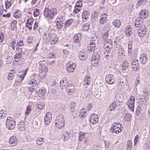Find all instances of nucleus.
<instances>
[{
  "instance_id": "obj_64",
  "label": "nucleus",
  "mask_w": 150,
  "mask_h": 150,
  "mask_svg": "<svg viewBox=\"0 0 150 150\" xmlns=\"http://www.w3.org/2000/svg\"><path fill=\"white\" fill-rule=\"evenodd\" d=\"M146 1V0H139L137 4H138L139 5L141 4H145Z\"/></svg>"
},
{
  "instance_id": "obj_21",
  "label": "nucleus",
  "mask_w": 150,
  "mask_h": 150,
  "mask_svg": "<svg viewBox=\"0 0 150 150\" xmlns=\"http://www.w3.org/2000/svg\"><path fill=\"white\" fill-rule=\"evenodd\" d=\"M99 14V12L98 11H95L91 15L92 20L98 21Z\"/></svg>"
},
{
  "instance_id": "obj_32",
  "label": "nucleus",
  "mask_w": 150,
  "mask_h": 150,
  "mask_svg": "<svg viewBox=\"0 0 150 150\" xmlns=\"http://www.w3.org/2000/svg\"><path fill=\"white\" fill-rule=\"evenodd\" d=\"M44 106V103L41 101L38 102L36 104L37 108L39 110L42 109Z\"/></svg>"
},
{
  "instance_id": "obj_61",
  "label": "nucleus",
  "mask_w": 150,
  "mask_h": 150,
  "mask_svg": "<svg viewBox=\"0 0 150 150\" xmlns=\"http://www.w3.org/2000/svg\"><path fill=\"white\" fill-rule=\"evenodd\" d=\"M70 113L72 115V117L74 118H75L76 116V113L75 111L74 110H70Z\"/></svg>"
},
{
  "instance_id": "obj_23",
  "label": "nucleus",
  "mask_w": 150,
  "mask_h": 150,
  "mask_svg": "<svg viewBox=\"0 0 150 150\" xmlns=\"http://www.w3.org/2000/svg\"><path fill=\"white\" fill-rule=\"evenodd\" d=\"M90 14V13L88 11H83L82 14V18L86 20H87L88 19H89Z\"/></svg>"
},
{
  "instance_id": "obj_35",
  "label": "nucleus",
  "mask_w": 150,
  "mask_h": 150,
  "mask_svg": "<svg viewBox=\"0 0 150 150\" xmlns=\"http://www.w3.org/2000/svg\"><path fill=\"white\" fill-rule=\"evenodd\" d=\"M36 141V144L39 146L41 145L44 142L43 138H37Z\"/></svg>"
},
{
  "instance_id": "obj_5",
  "label": "nucleus",
  "mask_w": 150,
  "mask_h": 150,
  "mask_svg": "<svg viewBox=\"0 0 150 150\" xmlns=\"http://www.w3.org/2000/svg\"><path fill=\"white\" fill-rule=\"evenodd\" d=\"M106 82L110 84H112L115 82V76L112 74L107 75L105 77Z\"/></svg>"
},
{
  "instance_id": "obj_57",
  "label": "nucleus",
  "mask_w": 150,
  "mask_h": 150,
  "mask_svg": "<svg viewBox=\"0 0 150 150\" xmlns=\"http://www.w3.org/2000/svg\"><path fill=\"white\" fill-rule=\"evenodd\" d=\"M63 23H64L60 22H59L58 23H56V25L57 28L59 29L62 28L63 27Z\"/></svg>"
},
{
  "instance_id": "obj_16",
  "label": "nucleus",
  "mask_w": 150,
  "mask_h": 150,
  "mask_svg": "<svg viewBox=\"0 0 150 150\" xmlns=\"http://www.w3.org/2000/svg\"><path fill=\"white\" fill-rule=\"evenodd\" d=\"M22 50L21 52H18V53H16L13 57V59H15L14 61L16 62H18L23 57V55H22Z\"/></svg>"
},
{
  "instance_id": "obj_47",
  "label": "nucleus",
  "mask_w": 150,
  "mask_h": 150,
  "mask_svg": "<svg viewBox=\"0 0 150 150\" xmlns=\"http://www.w3.org/2000/svg\"><path fill=\"white\" fill-rule=\"evenodd\" d=\"M140 67L139 64H137V65H132V68L134 71H136Z\"/></svg>"
},
{
  "instance_id": "obj_46",
  "label": "nucleus",
  "mask_w": 150,
  "mask_h": 150,
  "mask_svg": "<svg viewBox=\"0 0 150 150\" xmlns=\"http://www.w3.org/2000/svg\"><path fill=\"white\" fill-rule=\"evenodd\" d=\"M70 105L69 107L71 109L70 110H74V108L76 107V103L74 102H72L70 103Z\"/></svg>"
},
{
  "instance_id": "obj_17",
  "label": "nucleus",
  "mask_w": 150,
  "mask_h": 150,
  "mask_svg": "<svg viewBox=\"0 0 150 150\" xmlns=\"http://www.w3.org/2000/svg\"><path fill=\"white\" fill-rule=\"evenodd\" d=\"M9 143L12 146H16L18 143L17 138L13 136L11 137L9 139Z\"/></svg>"
},
{
  "instance_id": "obj_24",
  "label": "nucleus",
  "mask_w": 150,
  "mask_h": 150,
  "mask_svg": "<svg viewBox=\"0 0 150 150\" xmlns=\"http://www.w3.org/2000/svg\"><path fill=\"white\" fill-rule=\"evenodd\" d=\"M25 76L23 74L20 75H17L15 81L16 82L21 83L22 81L23 80Z\"/></svg>"
},
{
  "instance_id": "obj_58",
  "label": "nucleus",
  "mask_w": 150,
  "mask_h": 150,
  "mask_svg": "<svg viewBox=\"0 0 150 150\" xmlns=\"http://www.w3.org/2000/svg\"><path fill=\"white\" fill-rule=\"evenodd\" d=\"M84 134H79V142H82V140L84 139Z\"/></svg>"
},
{
  "instance_id": "obj_20",
  "label": "nucleus",
  "mask_w": 150,
  "mask_h": 150,
  "mask_svg": "<svg viewBox=\"0 0 150 150\" xmlns=\"http://www.w3.org/2000/svg\"><path fill=\"white\" fill-rule=\"evenodd\" d=\"M110 131L111 133H115L116 134H118L122 132V130L120 131L119 130L117 127H116V126L114 125H112V127H111Z\"/></svg>"
},
{
  "instance_id": "obj_41",
  "label": "nucleus",
  "mask_w": 150,
  "mask_h": 150,
  "mask_svg": "<svg viewBox=\"0 0 150 150\" xmlns=\"http://www.w3.org/2000/svg\"><path fill=\"white\" fill-rule=\"evenodd\" d=\"M31 110V107L30 106H28L26 108V111L25 112V115H28Z\"/></svg>"
},
{
  "instance_id": "obj_28",
  "label": "nucleus",
  "mask_w": 150,
  "mask_h": 150,
  "mask_svg": "<svg viewBox=\"0 0 150 150\" xmlns=\"http://www.w3.org/2000/svg\"><path fill=\"white\" fill-rule=\"evenodd\" d=\"M52 117H49L45 116L44 117V122L45 125H48L50 123L52 120Z\"/></svg>"
},
{
  "instance_id": "obj_26",
  "label": "nucleus",
  "mask_w": 150,
  "mask_h": 150,
  "mask_svg": "<svg viewBox=\"0 0 150 150\" xmlns=\"http://www.w3.org/2000/svg\"><path fill=\"white\" fill-rule=\"evenodd\" d=\"M122 69L123 70H128L129 68L128 63L126 61H124L122 62Z\"/></svg>"
},
{
  "instance_id": "obj_49",
  "label": "nucleus",
  "mask_w": 150,
  "mask_h": 150,
  "mask_svg": "<svg viewBox=\"0 0 150 150\" xmlns=\"http://www.w3.org/2000/svg\"><path fill=\"white\" fill-rule=\"evenodd\" d=\"M139 136L137 134L135 137L134 139V146H136L138 142Z\"/></svg>"
},
{
  "instance_id": "obj_51",
  "label": "nucleus",
  "mask_w": 150,
  "mask_h": 150,
  "mask_svg": "<svg viewBox=\"0 0 150 150\" xmlns=\"http://www.w3.org/2000/svg\"><path fill=\"white\" fill-rule=\"evenodd\" d=\"M112 48L109 49V48H105V52L104 53L105 54H112V52L111 50Z\"/></svg>"
},
{
  "instance_id": "obj_19",
  "label": "nucleus",
  "mask_w": 150,
  "mask_h": 150,
  "mask_svg": "<svg viewBox=\"0 0 150 150\" xmlns=\"http://www.w3.org/2000/svg\"><path fill=\"white\" fill-rule=\"evenodd\" d=\"M132 28L130 26L128 25L126 26L125 29V35L128 37H130L132 33Z\"/></svg>"
},
{
  "instance_id": "obj_50",
  "label": "nucleus",
  "mask_w": 150,
  "mask_h": 150,
  "mask_svg": "<svg viewBox=\"0 0 150 150\" xmlns=\"http://www.w3.org/2000/svg\"><path fill=\"white\" fill-rule=\"evenodd\" d=\"M5 7L6 9H8L11 6V4L10 1H6L5 2Z\"/></svg>"
},
{
  "instance_id": "obj_55",
  "label": "nucleus",
  "mask_w": 150,
  "mask_h": 150,
  "mask_svg": "<svg viewBox=\"0 0 150 150\" xmlns=\"http://www.w3.org/2000/svg\"><path fill=\"white\" fill-rule=\"evenodd\" d=\"M137 64H139L138 60L136 59H133L132 61V65H137Z\"/></svg>"
},
{
  "instance_id": "obj_1",
  "label": "nucleus",
  "mask_w": 150,
  "mask_h": 150,
  "mask_svg": "<svg viewBox=\"0 0 150 150\" xmlns=\"http://www.w3.org/2000/svg\"><path fill=\"white\" fill-rule=\"evenodd\" d=\"M57 13V10L56 8H52L50 9L48 8L45 7L43 15L45 17L52 19Z\"/></svg>"
},
{
  "instance_id": "obj_14",
  "label": "nucleus",
  "mask_w": 150,
  "mask_h": 150,
  "mask_svg": "<svg viewBox=\"0 0 150 150\" xmlns=\"http://www.w3.org/2000/svg\"><path fill=\"white\" fill-rule=\"evenodd\" d=\"M107 15L103 13L100 15L99 20V23L100 24H104L107 20Z\"/></svg>"
},
{
  "instance_id": "obj_13",
  "label": "nucleus",
  "mask_w": 150,
  "mask_h": 150,
  "mask_svg": "<svg viewBox=\"0 0 150 150\" xmlns=\"http://www.w3.org/2000/svg\"><path fill=\"white\" fill-rule=\"evenodd\" d=\"M98 121V116L97 114H92L90 117V122L93 124H95Z\"/></svg>"
},
{
  "instance_id": "obj_25",
  "label": "nucleus",
  "mask_w": 150,
  "mask_h": 150,
  "mask_svg": "<svg viewBox=\"0 0 150 150\" xmlns=\"http://www.w3.org/2000/svg\"><path fill=\"white\" fill-rule=\"evenodd\" d=\"M24 124V122L21 120L18 124L17 127L20 130L23 131L25 130Z\"/></svg>"
},
{
  "instance_id": "obj_56",
  "label": "nucleus",
  "mask_w": 150,
  "mask_h": 150,
  "mask_svg": "<svg viewBox=\"0 0 150 150\" xmlns=\"http://www.w3.org/2000/svg\"><path fill=\"white\" fill-rule=\"evenodd\" d=\"M24 45V44L23 43V42L22 40H20L19 41H18L17 43L16 46H21L22 47Z\"/></svg>"
},
{
  "instance_id": "obj_43",
  "label": "nucleus",
  "mask_w": 150,
  "mask_h": 150,
  "mask_svg": "<svg viewBox=\"0 0 150 150\" xmlns=\"http://www.w3.org/2000/svg\"><path fill=\"white\" fill-rule=\"evenodd\" d=\"M37 81L34 79H32L30 81H29L30 84L32 85L33 87H34L36 84H37Z\"/></svg>"
},
{
  "instance_id": "obj_39",
  "label": "nucleus",
  "mask_w": 150,
  "mask_h": 150,
  "mask_svg": "<svg viewBox=\"0 0 150 150\" xmlns=\"http://www.w3.org/2000/svg\"><path fill=\"white\" fill-rule=\"evenodd\" d=\"M73 22V20L70 19L66 21L65 23V27H69Z\"/></svg>"
},
{
  "instance_id": "obj_7",
  "label": "nucleus",
  "mask_w": 150,
  "mask_h": 150,
  "mask_svg": "<svg viewBox=\"0 0 150 150\" xmlns=\"http://www.w3.org/2000/svg\"><path fill=\"white\" fill-rule=\"evenodd\" d=\"M73 136L71 133H69L67 131H64L62 134L61 138L64 142H65L67 141L70 137H71Z\"/></svg>"
},
{
  "instance_id": "obj_33",
  "label": "nucleus",
  "mask_w": 150,
  "mask_h": 150,
  "mask_svg": "<svg viewBox=\"0 0 150 150\" xmlns=\"http://www.w3.org/2000/svg\"><path fill=\"white\" fill-rule=\"evenodd\" d=\"M141 21L140 19L137 18L136 19L134 22V25L137 27L140 28L142 24Z\"/></svg>"
},
{
  "instance_id": "obj_62",
  "label": "nucleus",
  "mask_w": 150,
  "mask_h": 150,
  "mask_svg": "<svg viewBox=\"0 0 150 150\" xmlns=\"http://www.w3.org/2000/svg\"><path fill=\"white\" fill-rule=\"evenodd\" d=\"M16 40L12 41L10 44V46L12 47V48L13 50H15L14 46L15 44H16Z\"/></svg>"
},
{
  "instance_id": "obj_48",
  "label": "nucleus",
  "mask_w": 150,
  "mask_h": 150,
  "mask_svg": "<svg viewBox=\"0 0 150 150\" xmlns=\"http://www.w3.org/2000/svg\"><path fill=\"white\" fill-rule=\"evenodd\" d=\"M82 1L81 0L77 1L75 7H81L82 6Z\"/></svg>"
},
{
  "instance_id": "obj_37",
  "label": "nucleus",
  "mask_w": 150,
  "mask_h": 150,
  "mask_svg": "<svg viewBox=\"0 0 150 150\" xmlns=\"http://www.w3.org/2000/svg\"><path fill=\"white\" fill-rule=\"evenodd\" d=\"M41 122L39 120L38 121H35L34 123V127L35 129L39 128L40 126Z\"/></svg>"
},
{
  "instance_id": "obj_63",
  "label": "nucleus",
  "mask_w": 150,
  "mask_h": 150,
  "mask_svg": "<svg viewBox=\"0 0 150 150\" xmlns=\"http://www.w3.org/2000/svg\"><path fill=\"white\" fill-rule=\"evenodd\" d=\"M48 57L50 59L56 58V55L53 53H50L48 55Z\"/></svg>"
},
{
  "instance_id": "obj_30",
  "label": "nucleus",
  "mask_w": 150,
  "mask_h": 150,
  "mask_svg": "<svg viewBox=\"0 0 150 150\" xmlns=\"http://www.w3.org/2000/svg\"><path fill=\"white\" fill-rule=\"evenodd\" d=\"M70 45H69L68 44L64 46V49L63 50V52L65 54H67L69 52L70 50L69 47H70Z\"/></svg>"
},
{
  "instance_id": "obj_27",
  "label": "nucleus",
  "mask_w": 150,
  "mask_h": 150,
  "mask_svg": "<svg viewBox=\"0 0 150 150\" xmlns=\"http://www.w3.org/2000/svg\"><path fill=\"white\" fill-rule=\"evenodd\" d=\"M113 25L115 27L119 28L121 24V23L120 20L115 19L112 22Z\"/></svg>"
},
{
  "instance_id": "obj_6",
  "label": "nucleus",
  "mask_w": 150,
  "mask_h": 150,
  "mask_svg": "<svg viewBox=\"0 0 150 150\" xmlns=\"http://www.w3.org/2000/svg\"><path fill=\"white\" fill-rule=\"evenodd\" d=\"M76 67V64L70 61L67 64L66 69L67 72H73Z\"/></svg>"
},
{
  "instance_id": "obj_2",
  "label": "nucleus",
  "mask_w": 150,
  "mask_h": 150,
  "mask_svg": "<svg viewBox=\"0 0 150 150\" xmlns=\"http://www.w3.org/2000/svg\"><path fill=\"white\" fill-rule=\"evenodd\" d=\"M65 124L64 116L61 115H58L55 120V126L59 129H61L64 127Z\"/></svg>"
},
{
  "instance_id": "obj_40",
  "label": "nucleus",
  "mask_w": 150,
  "mask_h": 150,
  "mask_svg": "<svg viewBox=\"0 0 150 150\" xmlns=\"http://www.w3.org/2000/svg\"><path fill=\"white\" fill-rule=\"evenodd\" d=\"M132 115L130 113H126L125 116V118L126 121H130L131 120Z\"/></svg>"
},
{
  "instance_id": "obj_3",
  "label": "nucleus",
  "mask_w": 150,
  "mask_h": 150,
  "mask_svg": "<svg viewBox=\"0 0 150 150\" xmlns=\"http://www.w3.org/2000/svg\"><path fill=\"white\" fill-rule=\"evenodd\" d=\"M99 54L96 52H94L91 58V63L93 67H96L99 62Z\"/></svg>"
},
{
  "instance_id": "obj_54",
  "label": "nucleus",
  "mask_w": 150,
  "mask_h": 150,
  "mask_svg": "<svg viewBox=\"0 0 150 150\" xmlns=\"http://www.w3.org/2000/svg\"><path fill=\"white\" fill-rule=\"evenodd\" d=\"M8 76V78L9 80L13 79L14 77V75L12 72L9 73Z\"/></svg>"
},
{
  "instance_id": "obj_15",
  "label": "nucleus",
  "mask_w": 150,
  "mask_h": 150,
  "mask_svg": "<svg viewBox=\"0 0 150 150\" xmlns=\"http://www.w3.org/2000/svg\"><path fill=\"white\" fill-rule=\"evenodd\" d=\"M91 83V78L89 76L86 75L84 77L83 80V85L86 88H87Z\"/></svg>"
},
{
  "instance_id": "obj_42",
  "label": "nucleus",
  "mask_w": 150,
  "mask_h": 150,
  "mask_svg": "<svg viewBox=\"0 0 150 150\" xmlns=\"http://www.w3.org/2000/svg\"><path fill=\"white\" fill-rule=\"evenodd\" d=\"M38 93H40L41 96H44L46 93V91L45 89H40L38 91Z\"/></svg>"
},
{
  "instance_id": "obj_38",
  "label": "nucleus",
  "mask_w": 150,
  "mask_h": 150,
  "mask_svg": "<svg viewBox=\"0 0 150 150\" xmlns=\"http://www.w3.org/2000/svg\"><path fill=\"white\" fill-rule=\"evenodd\" d=\"M90 47L91 48L90 50L91 52H93L95 50V43L93 42H90L89 43Z\"/></svg>"
},
{
  "instance_id": "obj_11",
  "label": "nucleus",
  "mask_w": 150,
  "mask_h": 150,
  "mask_svg": "<svg viewBox=\"0 0 150 150\" xmlns=\"http://www.w3.org/2000/svg\"><path fill=\"white\" fill-rule=\"evenodd\" d=\"M82 38V33H78L76 34L73 39V42L74 43H78L80 42Z\"/></svg>"
},
{
  "instance_id": "obj_34",
  "label": "nucleus",
  "mask_w": 150,
  "mask_h": 150,
  "mask_svg": "<svg viewBox=\"0 0 150 150\" xmlns=\"http://www.w3.org/2000/svg\"><path fill=\"white\" fill-rule=\"evenodd\" d=\"M22 14L20 10H18L14 12L13 16L15 18H18L20 17Z\"/></svg>"
},
{
  "instance_id": "obj_22",
  "label": "nucleus",
  "mask_w": 150,
  "mask_h": 150,
  "mask_svg": "<svg viewBox=\"0 0 150 150\" xmlns=\"http://www.w3.org/2000/svg\"><path fill=\"white\" fill-rule=\"evenodd\" d=\"M132 42L129 41L127 45V54L130 55L132 54Z\"/></svg>"
},
{
  "instance_id": "obj_44",
  "label": "nucleus",
  "mask_w": 150,
  "mask_h": 150,
  "mask_svg": "<svg viewBox=\"0 0 150 150\" xmlns=\"http://www.w3.org/2000/svg\"><path fill=\"white\" fill-rule=\"evenodd\" d=\"M108 33L107 31L102 32V38L103 39H106L108 36Z\"/></svg>"
},
{
  "instance_id": "obj_52",
  "label": "nucleus",
  "mask_w": 150,
  "mask_h": 150,
  "mask_svg": "<svg viewBox=\"0 0 150 150\" xmlns=\"http://www.w3.org/2000/svg\"><path fill=\"white\" fill-rule=\"evenodd\" d=\"M4 34L3 32L0 33V42H2L4 40Z\"/></svg>"
},
{
  "instance_id": "obj_10",
  "label": "nucleus",
  "mask_w": 150,
  "mask_h": 150,
  "mask_svg": "<svg viewBox=\"0 0 150 150\" xmlns=\"http://www.w3.org/2000/svg\"><path fill=\"white\" fill-rule=\"evenodd\" d=\"M88 53L87 51H83L79 52V57L80 59L82 61H85L88 58Z\"/></svg>"
},
{
  "instance_id": "obj_4",
  "label": "nucleus",
  "mask_w": 150,
  "mask_h": 150,
  "mask_svg": "<svg viewBox=\"0 0 150 150\" xmlns=\"http://www.w3.org/2000/svg\"><path fill=\"white\" fill-rule=\"evenodd\" d=\"M11 118L8 117L6 121V126L9 130H13L15 127L16 123L14 121L10 119Z\"/></svg>"
},
{
  "instance_id": "obj_53",
  "label": "nucleus",
  "mask_w": 150,
  "mask_h": 150,
  "mask_svg": "<svg viewBox=\"0 0 150 150\" xmlns=\"http://www.w3.org/2000/svg\"><path fill=\"white\" fill-rule=\"evenodd\" d=\"M39 11L38 9L37 8H36L35 9L34 12H33V15L35 17H37L38 16L39 14Z\"/></svg>"
},
{
  "instance_id": "obj_12",
  "label": "nucleus",
  "mask_w": 150,
  "mask_h": 150,
  "mask_svg": "<svg viewBox=\"0 0 150 150\" xmlns=\"http://www.w3.org/2000/svg\"><path fill=\"white\" fill-rule=\"evenodd\" d=\"M138 35L139 37H143L146 33V28L144 26L139 28L138 29Z\"/></svg>"
},
{
  "instance_id": "obj_31",
  "label": "nucleus",
  "mask_w": 150,
  "mask_h": 150,
  "mask_svg": "<svg viewBox=\"0 0 150 150\" xmlns=\"http://www.w3.org/2000/svg\"><path fill=\"white\" fill-rule=\"evenodd\" d=\"M118 104H116L113 101L109 106V108H110L109 110L112 111L114 110L117 107H118Z\"/></svg>"
},
{
  "instance_id": "obj_36",
  "label": "nucleus",
  "mask_w": 150,
  "mask_h": 150,
  "mask_svg": "<svg viewBox=\"0 0 150 150\" xmlns=\"http://www.w3.org/2000/svg\"><path fill=\"white\" fill-rule=\"evenodd\" d=\"M126 150H131L132 147V142L130 140H128L127 143Z\"/></svg>"
},
{
  "instance_id": "obj_45",
  "label": "nucleus",
  "mask_w": 150,
  "mask_h": 150,
  "mask_svg": "<svg viewBox=\"0 0 150 150\" xmlns=\"http://www.w3.org/2000/svg\"><path fill=\"white\" fill-rule=\"evenodd\" d=\"M69 87L70 85L67 88H66L67 92L68 94H69L70 93L73 92L74 91V88L73 86H71V88H69Z\"/></svg>"
},
{
  "instance_id": "obj_9",
  "label": "nucleus",
  "mask_w": 150,
  "mask_h": 150,
  "mask_svg": "<svg viewBox=\"0 0 150 150\" xmlns=\"http://www.w3.org/2000/svg\"><path fill=\"white\" fill-rule=\"evenodd\" d=\"M147 55L146 54L143 53L140 54L139 60L140 63L142 64H146L147 62Z\"/></svg>"
},
{
  "instance_id": "obj_59",
  "label": "nucleus",
  "mask_w": 150,
  "mask_h": 150,
  "mask_svg": "<svg viewBox=\"0 0 150 150\" xmlns=\"http://www.w3.org/2000/svg\"><path fill=\"white\" fill-rule=\"evenodd\" d=\"M141 108L138 106V107L137 108L135 111V114L136 115L138 116L139 115V114L140 113Z\"/></svg>"
},
{
  "instance_id": "obj_60",
  "label": "nucleus",
  "mask_w": 150,
  "mask_h": 150,
  "mask_svg": "<svg viewBox=\"0 0 150 150\" xmlns=\"http://www.w3.org/2000/svg\"><path fill=\"white\" fill-rule=\"evenodd\" d=\"M138 52V48H134V49H133L132 53L133 54L134 56H137V54Z\"/></svg>"
},
{
  "instance_id": "obj_29",
  "label": "nucleus",
  "mask_w": 150,
  "mask_h": 150,
  "mask_svg": "<svg viewBox=\"0 0 150 150\" xmlns=\"http://www.w3.org/2000/svg\"><path fill=\"white\" fill-rule=\"evenodd\" d=\"M17 21L16 20H14L11 22V28L12 30H14L15 28L16 30L17 29Z\"/></svg>"
},
{
  "instance_id": "obj_18",
  "label": "nucleus",
  "mask_w": 150,
  "mask_h": 150,
  "mask_svg": "<svg viewBox=\"0 0 150 150\" xmlns=\"http://www.w3.org/2000/svg\"><path fill=\"white\" fill-rule=\"evenodd\" d=\"M148 15V11L146 9H144L140 11L139 13V15L142 19L146 18Z\"/></svg>"
},
{
  "instance_id": "obj_8",
  "label": "nucleus",
  "mask_w": 150,
  "mask_h": 150,
  "mask_svg": "<svg viewBox=\"0 0 150 150\" xmlns=\"http://www.w3.org/2000/svg\"><path fill=\"white\" fill-rule=\"evenodd\" d=\"M68 81L66 78H63L60 82V86L61 89H65L70 85L68 83Z\"/></svg>"
}]
</instances>
